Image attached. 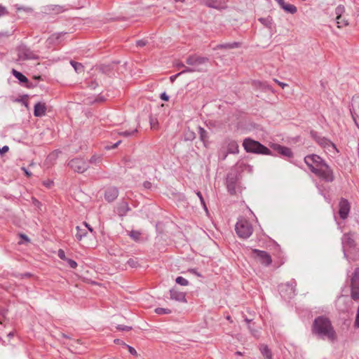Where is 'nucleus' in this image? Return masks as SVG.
I'll list each match as a JSON object with an SVG mask.
<instances>
[{
	"instance_id": "58",
	"label": "nucleus",
	"mask_w": 359,
	"mask_h": 359,
	"mask_svg": "<svg viewBox=\"0 0 359 359\" xmlns=\"http://www.w3.org/2000/svg\"><path fill=\"white\" fill-rule=\"evenodd\" d=\"M22 170L25 172V174L27 176V177H30L32 175L31 172H29L27 170V169H26L25 168H22Z\"/></svg>"
},
{
	"instance_id": "40",
	"label": "nucleus",
	"mask_w": 359,
	"mask_h": 359,
	"mask_svg": "<svg viewBox=\"0 0 359 359\" xmlns=\"http://www.w3.org/2000/svg\"><path fill=\"white\" fill-rule=\"evenodd\" d=\"M87 86L90 89H95L98 86V83L95 80H91L86 82Z\"/></svg>"
},
{
	"instance_id": "32",
	"label": "nucleus",
	"mask_w": 359,
	"mask_h": 359,
	"mask_svg": "<svg viewBox=\"0 0 359 359\" xmlns=\"http://www.w3.org/2000/svg\"><path fill=\"white\" fill-rule=\"evenodd\" d=\"M137 133V129L135 128V129H133V130H126L120 131L118 133V134L120 135H121V136L127 137L132 136V135H135Z\"/></svg>"
},
{
	"instance_id": "22",
	"label": "nucleus",
	"mask_w": 359,
	"mask_h": 359,
	"mask_svg": "<svg viewBox=\"0 0 359 359\" xmlns=\"http://www.w3.org/2000/svg\"><path fill=\"white\" fill-rule=\"evenodd\" d=\"M241 46V43L238 42H233V43H220L216 46L215 48V50L217 49H233L238 48Z\"/></svg>"
},
{
	"instance_id": "24",
	"label": "nucleus",
	"mask_w": 359,
	"mask_h": 359,
	"mask_svg": "<svg viewBox=\"0 0 359 359\" xmlns=\"http://www.w3.org/2000/svg\"><path fill=\"white\" fill-rule=\"evenodd\" d=\"M226 186L228 191L231 194L236 193V180L233 177H228L226 179Z\"/></svg>"
},
{
	"instance_id": "43",
	"label": "nucleus",
	"mask_w": 359,
	"mask_h": 359,
	"mask_svg": "<svg viewBox=\"0 0 359 359\" xmlns=\"http://www.w3.org/2000/svg\"><path fill=\"white\" fill-rule=\"evenodd\" d=\"M149 123L151 125V128L153 129H155L158 126V121L156 118H153L152 116H150L149 118Z\"/></svg>"
},
{
	"instance_id": "21",
	"label": "nucleus",
	"mask_w": 359,
	"mask_h": 359,
	"mask_svg": "<svg viewBox=\"0 0 359 359\" xmlns=\"http://www.w3.org/2000/svg\"><path fill=\"white\" fill-rule=\"evenodd\" d=\"M12 74L20 83L25 84L27 87H29L28 79L24 74L14 69L12 70Z\"/></svg>"
},
{
	"instance_id": "27",
	"label": "nucleus",
	"mask_w": 359,
	"mask_h": 359,
	"mask_svg": "<svg viewBox=\"0 0 359 359\" xmlns=\"http://www.w3.org/2000/svg\"><path fill=\"white\" fill-rule=\"evenodd\" d=\"M128 235L135 241L139 242L141 240L142 233L140 231L132 230Z\"/></svg>"
},
{
	"instance_id": "53",
	"label": "nucleus",
	"mask_w": 359,
	"mask_h": 359,
	"mask_svg": "<svg viewBox=\"0 0 359 359\" xmlns=\"http://www.w3.org/2000/svg\"><path fill=\"white\" fill-rule=\"evenodd\" d=\"M160 97L164 101H168L169 100V96L165 92L161 94Z\"/></svg>"
},
{
	"instance_id": "50",
	"label": "nucleus",
	"mask_w": 359,
	"mask_h": 359,
	"mask_svg": "<svg viewBox=\"0 0 359 359\" xmlns=\"http://www.w3.org/2000/svg\"><path fill=\"white\" fill-rule=\"evenodd\" d=\"M57 255L62 260H67V258H66L65 251L61 249L58 250Z\"/></svg>"
},
{
	"instance_id": "55",
	"label": "nucleus",
	"mask_w": 359,
	"mask_h": 359,
	"mask_svg": "<svg viewBox=\"0 0 359 359\" xmlns=\"http://www.w3.org/2000/svg\"><path fill=\"white\" fill-rule=\"evenodd\" d=\"M143 186L145 189H151V183L150 182L146 181L143 183Z\"/></svg>"
},
{
	"instance_id": "5",
	"label": "nucleus",
	"mask_w": 359,
	"mask_h": 359,
	"mask_svg": "<svg viewBox=\"0 0 359 359\" xmlns=\"http://www.w3.org/2000/svg\"><path fill=\"white\" fill-rule=\"evenodd\" d=\"M297 283L294 280L279 285V292L281 297L285 300L290 299L296 295Z\"/></svg>"
},
{
	"instance_id": "56",
	"label": "nucleus",
	"mask_w": 359,
	"mask_h": 359,
	"mask_svg": "<svg viewBox=\"0 0 359 359\" xmlns=\"http://www.w3.org/2000/svg\"><path fill=\"white\" fill-rule=\"evenodd\" d=\"M53 181L51 180H47V181H44L43 182V184L46 187H50L51 185L53 184Z\"/></svg>"
},
{
	"instance_id": "31",
	"label": "nucleus",
	"mask_w": 359,
	"mask_h": 359,
	"mask_svg": "<svg viewBox=\"0 0 359 359\" xmlns=\"http://www.w3.org/2000/svg\"><path fill=\"white\" fill-rule=\"evenodd\" d=\"M70 64L73 67L76 72L81 73L84 71V67L81 63L72 60L70 62Z\"/></svg>"
},
{
	"instance_id": "13",
	"label": "nucleus",
	"mask_w": 359,
	"mask_h": 359,
	"mask_svg": "<svg viewBox=\"0 0 359 359\" xmlns=\"http://www.w3.org/2000/svg\"><path fill=\"white\" fill-rule=\"evenodd\" d=\"M339 215L340 218L342 219H346L350 212V203L346 199L341 198L339 203Z\"/></svg>"
},
{
	"instance_id": "44",
	"label": "nucleus",
	"mask_w": 359,
	"mask_h": 359,
	"mask_svg": "<svg viewBox=\"0 0 359 359\" xmlns=\"http://www.w3.org/2000/svg\"><path fill=\"white\" fill-rule=\"evenodd\" d=\"M8 14V11H7L6 8L0 4V18Z\"/></svg>"
},
{
	"instance_id": "8",
	"label": "nucleus",
	"mask_w": 359,
	"mask_h": 359,
	"mask_svg": "<svg viewBox=\"0 0 359 359\" xmlns=\"http://www.w3.org/2000/svg\"><path fill=\"white\" fill-rule=\"evenodd\" d=\"M313 173L326 182H332L334 180L333 170L327 163L323 165Z\"/></svg>"
},
{
	"instance_id": "26",
	"label": "nucleus",
	"mask_w": 359,
	"mask_h": 359,
	"mask_svg": "<svg viewBox=\"0 0 359 359\" xmlns=\"http://www.w3.org/2000/svg\"><path fill=\"white\" fill-rule=\"evenodd\" d=\"M259 349L265 359H273L271 351L268 346L262 344Z\"/></svg>"
},
{
	"instance_id": "11",
	"label": "nucleus",
	"mask_w": 359,
	"mask_h": 359,
	"mask_svg": "<svg viewBox=\"0 0 359 359\" xmlns=\"http://www.w3.org/2000/svg\"><path fill=\"white\" fill-rule=\"evenodd\" d=\"M252 253L257 257L259 259V261L265 266H269L272 262V259L270 255L263 250H257V249H253Z\"/></svg>"
},
{
	"instance_id": "37",
	"label": "nucleus",
	"mask_w": 359,
	"mask_h": 359,
	"mask_svg": "<svg viewBox=\"0 0 359 359\" xmlns=\"http://www.w3.org/2000/svg\"><path fill=\"white\" fill-rule=\"evenodd\" d=\"M102 157L100 156L93 155L89 160V163L92 164H98L101 162Z\"/></svg>"
},
{
	"instance_id": "17",
	"label": "nucleus",
	"mask_w": 359,
	"mask_h": 359,
	"mask_svg": "<svg viewBox=\"0 0 359 359\" xmlns=\"http://www.w3.org/2000/svg\"><path fill=\"white\" fill-rule=\"evenodd\" d=\"M205 5L210 8L221 10L226 7L224 0H206Z\"/></svg>"
},
{
	"instance_id": "34",
	"label": "nucleus",
	"mask_w": 359,
	"mask_h": 359,
	"mask_svg": "<svg viewBox=\"0 0 359 359\" xmlns=\"http://www.w3.org/2000/svg\"><path fill=\"white\" fill-rule=\"evenodd\" d=\"M259 21L264 26L270 27L272 24V19L271 18H261Z\"/></svg>"
},
{
	"instance_id": "29",
	"label": "nucleus",
	"mask_w": 359,
	"mask_h": 359,
	"mask_svg": "<svg viewBox=\"0 0 359 359\" xmlns=\"http://www.w3.org/2000/svg\"><path fill=\"white\" fill-rule=\"evenodd\" d=\"M281 8H283L285 12L291 13V14L295 13L297 11L295 6H294L292 4H288L286 3L284 4V5L283 6V7Z\"/></svg>"
},
{
	"instance_id": "51",
	"label": "nucleus",
	"mask_w": 359,
	"mask_h": 359,
	"mask_svg": "<svg viewBox=\"0 0 359 359\" xmlns=\"http://www.w3.org/2000/svg\"><path fill=\"white\" fill-rule=\"evenodd\" d=\"M100 71L104 74H108L110 68L108 66L102 65L100 67Z\"/></svg>"
},
{
	"instance_id": "59",
	"label": "nucleus",
	"mask_w": 359,
	"mask_h": 359,
	"mask_svg": "<svg viewBox=\"0 0 359 359\" xmlns=\"http://www.w3.org/2000/svg\"><path fill=\"white\" fill-rule=\"evenodd\" d=\"M181 74L179 73H177V74L175 75H173L172 76H170V81L172 82L173 81H175L179 76H180Z\"/></svg>"
},
{
	"instance_id": "19",
	"label": "nucleus",
	"mask_w": 359,
	"mask_h": 359,
	"mask_svg": "<svg viewBox=\"0 0 359 359\" xmlns=\"http://www.w3.org/2000/svg\"><path fill=\"white\" fill-rule=\"evenodd\" d=\"M317 142L320 146H322L324 148L330 149V148L331 147L333 149L337 150L335 144L327 138L318 137Z\"/></svg>"
},
{
	"instance_id": "54",
	"label": "nucleus",
	"mask_w": 359,
	"mask_h": 359,
	"mask_svg": "<svg viewBox=\"0 0 359 359\" xmlns=\"http://www.w3.org/2000/svg\"><path fill=\"white\" fill-rule=\"evenodd\" d=\"M9 150V147L6 145L4 146L0 149V155L7 152Z\"/></svg>"
},
{
	"instance_id": "9",
	"label": "nucleus",
	"mask_w": 359,
	"mask_h": 359,
	"mask_svg": "<svg viewBox=\"0 0 359 359\" xmlns=\"http://www.w3.org/2000/svg\"><path fill=\"white\" fill-rule=\"evenodd\" d=\"M351 296L354 300L359 299V268H356L351 278Z\"/></svg>"
},
{
	"instance_id": "64",
	"label": "nucleus",
	"mask_w": 359,
	"mask_h": 359,
	"mask_svg": "<svg viewBox=\"0 0 359 359\" xmlns=\"http://www.w3.org/2000/svg\"><path fill=\"white\" fill-rule=\"evenodd\" d=\"M65 34L66 33H62V32L57 33V34H55L53 35V36H55L56 39H58L60 36L65 35Z\"/></svg>"
},
{
	"instance_id": "42",
	"label": "nucleus",
	"mask_w": 359,
	"mask_h": 359,
	"mask_svg": "<svg viewBox=\"0 0 359 359\" xmlns=\"http://www.w3.org/2000/svg\"><path fill=\"white\" fill-rule=\"evenodd\" d=\"M317 187L318 189V191L320 192V194L321 195H323L325 198V199L328 202L330 203V199L325 196V194H324V191L325 190V187L323 185H317Z\"/></svg>"
},
{
	"instance_id": "25",
	"label": "nucleus",
	"mask_w": 359,
	"mask_h": 359,
	"mask_svg": "<svg viewBox=\"0 0 359 359\" xmlns=\"http://www.w3.org/2000/svg\"><path fill=\"white\" fill-rule=\"evenodd\" d=\"M129 210L130 208L128 203L126 202H122L117 208V213L119 216L123 217L126 215Z\"/></svg>"
},
{
	"instance_id": "45",
	"label": "nucleus",
	"mask_w": 359,
	"mask_h": 359,
	"mask_svg": "<svg viewBox=\"0 0 359 359\" xmlns=\"http://www.w3.org/2000/svg\"><path fill=\"white\" fill-rule=\"evenodd\" d=\"M336 22H337V27L339 28H341L343 26L348 25V22L346 21V20H342L341 18L340 20H336Z\"/></svg>"
},
{
	"instance_id": "14",
	"label": "nucleus",
	"mask_w": 359,
	"mask_h": 359,
	"mask_svg": "<svg viewBox=\"0 0 359 359\" xmlns=\"http://www.w3.org/2000/svg\"><path fill=\"white\" fill-rule=\"evenodd\" d=\"M341 243L344 248V257H346V254L345 252L346 248H352L355 246L353 233H348L344 234L341 238Z\"/></svg>"
},
{
	"instance_id": "20",
	"label": "nucleus",
	"mask_w": 359,
	"mask_h": 359,
	"mask_svg": "<svg viewBox=\"0 0 359 359\" xmlns=\"http://www.w3.org/2000/svg\"><path fill=\"white\" fill-rule=\"evenodd\" d=\"M275 149L278 154H281L282 156H284L286 157L292 156V152L291 149L288 147L281 146V145H276Z\"/></svg>"
},
{
	"instance_id": "7",
	"label": "nucleus",
	"mask_w": 359,
	"mask_h": 359,
	"mask_svg": "<svg viewBox=\"0 0 359 359\" xmlns=\"http://www.w3.org/2000/svg\"><path fill=\"white\" fill-rule=\"evenodd\" d=\"M18 55L20 60H38L39 55L36 52L31 50L30 48L26 45L22 44L17 48Z\"/></svg>"
},
{
	"instance_id": "46",
	"label": "nucleus",
	"mask_w": 359,
	"mask_h": 359,
	"mask_svg": "<svg viewBox=\"0 0 359 359\" xmlns=\"http://www.w3.org/2000/svg\"><path fill=\"white\" fill-rule=\"evenodd\" d=\"M67 262L69 267L72 269H75L77 266V263L73 259H67Z\"/></svg>"
},
{
	"instance_id": "48",
	"label": "nucleus",
	"mask_w": 359,
	"mask_h": 359,
	"mask_svg": "<svg viewBox=\"0 0 359 359\" xmlns=\"http://www.w3.org/2000/svg\"><path fill=\"white\" fill-rule=\"evenodd\" d=\"M123 344L128 348V351L130 352V354H132L133 355H137V351H136V350L133 347H132V346H130L129 345H127L125 343H123Z\"/></svg>"
},
{
	"instance_id": "10",
	"label": "nucleus",
	"mask_w": 359,
	"mask_h": 359,
	"mask_svg": "<svg viewBox=\"0 0 359 359\" xmlns=\"http://www.w3.org/2000/svg\"><path fill=\"white\" fill-rule=\"evenodd\" d=\"M68 165L74 171L79 173H83L89 168L88 163L81 158H75L72 159Z\"/></svg>"
},
{
	"instance_id": "3",
	"label": "nucleus",
	"mask_w": 359,
	"mask_h": 359,
	"mask_svg": "<svg viewBox=\"0 0 359 359\" xmlns=\"http://www.w3.org/2000/svg\"><path fill=\"white\" fill-rule=\"evenodd\" d=\"M189 66H191L194 69H198L196 72H203L207 70L206 64L209 62V58L202 57L196 54L189 55L185 60Z\"/></svg>"
},
{
	"instance_id": "57",
	"label": "nucleus",
	"mask_w": 359,
	"mask_h": 359,
	"mask_svg": "<svg viewBox=\"0 0 359 359\" xmlns=\"http://www.w3.org/2000/svg\"><path fill=\"white\" fill-rule=\"evenodd\" d=\"M121 141H118L117 142H116L115 144H114L111 147H107L106 149H114L116 147H118V145L121 143Z\"/></svg>"
},
{
	"instance_id": "60",
	"label": "nucleus",
	"mask_w": 359,
	"mask_h": 359,
	"mask_svg": "<svg viewBox=\"0 0 359 359\" xmlns=\"http://www.w3.org/2000/svg\"><path fill=\"white\" fill-rule=\"evenodd\" d=\"M176 67L177 69L183 68L185 67V65L182 62H178L176 64Z\"/></svg>"
},
{
	"instance_id": "1",
	"label": "nucleus",
	"mask_w": 359,
	"mask_h": 359,
	"mask_svg": "<svg viewBox=\"0 0 359 359\" xmlns=\"http://www.w3.org/2000/svg\"><path fill=\"white\" fill-rule=\"evenodd\" d=\"M312 332L322 339H327L333 342L337 339L336 332L330 320L324 316H319L314 320Z\"/></svg>"
},
{
	"instance_id": "35",
	"label": "nucleus",
	"mask_w": 359,
	"mask_h": 359,
	"mask_svg": "<svg viewBox=\"0 0 359 359\" xmlns=\"http://www.w3.org/2000/svg\"><path fill=\"white\" fill-rule=\"evenodd\" d=\"M344 11V7L343 6H338L335 9V13L337 15L336 20H340L341 18V14Z\"/></svg>"
},
{
	"instance_id": "33",
	"label": "nucleus",
	"mask_w": 359,
	"mask_h": 359,
	"mask_svg": "<svg viewBox=\"0 0 359 359\" xmlns=\"http://www.w3.org/2000/svg\"><path fill=\"white\" fill-rule=\"evenodd\" d=\"M155 313L158 315H164V314H170L172 313V311L169 309L159 307V308H156L155 309Z\"/></svg>"
},
{
	"instance_id": "16",
	"label": "nucleus",
	"mask_w": 359,
	"mask_h": 359,
	"mask_svg": "<svg viewBox=\"0 0 359 359\" xmlns=\"http://www.w3.org/2000/svg\"><path fill=\"white\" fill-rule=\"evenodd\" d=\"M118 196V190L114 187H109L104 193V198L108 202L114 201Z\"/></svg>"
},
{
	"instance_id": "39",
	"label": "nucleus",
	"mask_w": 359,
	"mask_h": 359,
	"mask_svg": "<svg viewBox=\"0 0 359 359\" xmlns=\"http://www.w3.org/2000/svg\"><path fill=\"white\" fill-rule=\"evenodd\" d=\"M196 70H198V69H194L191 67V66L187 67L185 66L184 69L180 72V74L182 75L185 73H192V72H196Z\"/></svg>"
},
{
	"instance_id": "41",
	"label": "nucleus",
	"mask_w": 359,
	"mask_h": 359,
	"mask_svg": "<svg viewBox=\"0 0 359 359\" xmlns=\"http://www.w3.org/2000/svg\"><path fill=\"white\" fill-rule=\"evenodd\" d=\"M196 194L197 196L198 197V198H199V200L201 201V203L203 205V208L207 211L208 208L206 207V205H205L204 198H203V197L202 196V194L200 191H196Z\"/></svg>"
},
{
	"instance_id": "36",
	"label": "nucleus",
	"mask_w": 359,
	"mask_h": 359,
	"mask_svg": "<svg viewBox=\"0 0 359 359\" xmlns=\"http://www.w3.org/2000/svg\"><path fill=\"white\" fill-rule=\"evenodd\" d=\"M175 282L177 284L182 285V286H186V285H189V281L186 278H184L182 276L177 277L175 279Z\"/></svg>"
},
{
	"instance_id": "15",
	"label": "nucleus",
	"mask_w": 359,
	"mask_h": 359,
	"mask_svg": "<svg viewBox=\"0 0 359 359\" xmlns=\"http://www.w3.org/2000/svg\"><path fill=\"white\" fill-rule=\"evenodd\" d=\"M170 299L179 302L187 303L186 294L176 289L170 290Z\"/></svg>"
},
{
	"instance_id": "4",
	"label": "nucleus",
	"mask_w": 359,
	"mask_h": 359,
	"mask_svg": "<svg viewBox=\"0 0 359 359\" xmlns=\"http://www.w3.org/2000/svg\"><path fill=\"white\" fill-rule=\"evenodd\" d=\"M236 232L240 238H249L252 232L253 228L251 224L245 219L239 220L235 227Z\"/></svg>"
},
{
	"instance_id": "2",
	"label": "nucleus",
	"mask_w": 359,
	"mask_h": 359,
	"mask_svg": "<svg viewBox=\"0 0 359 359\" xmlns=\"http://www.w3.org/2000/svg\"><path fill=\"white\" fill-rule=\"evenodd\" d=\"M243 147L248 153H255L270 155L271 151L269 149L262 144L257 141L251 138H245L243 142Z\"/></svg>"
},
{
	"instance_id": "6",
	"label": "nucleus",
	"mask_w": 359,
	"mask_h": 359,
	"mask_svg": "<svg viewBox=\"0 0 359 359\" xmlns=\"http://www.w3.org/2000/svg\"><path fill=\"white\" fill-rule=\"evenodd\" d=\"M304 162L313 173L323 165L326 163L320 156L316 154L308 155L304 157Z\"/></svg>"
},
{
	"instance_id": "12",
	"label": "nucleus",
	"mask_w": 359,
	"mask_h": 359,
	"mask_svg": "<svg viewBox=\"0 0 359 359\" xmlns=\"http://www.w3.org/2000/svg\"><path fill=\"white\" fill-rule=\"evenodd\" d=\"M350 109L355 124L359 128V96L353 97Z\"/></svg>"
},
{
	"instance_id": "47",
	"label": "nucleus",
	"mask_w": 359,
	"mask_h": 359,
	"mask_svg": "<svg viewBox=\"0 0 359 359\" xmlns=\"http://www.w3.org/2000/svg\"><path fill=\"white\" fill-rule=\"evenodd\" d=\"M117 330H121V331H129L132 329L131 327H129V326H126V325H118L117 327H116Z\"/></svg>"
},
{
	"instance_id": "38",
	"label": "nucleus",
	"mask_w": 359,
	"mask_h": 359,
	"mask_svg": "<svg viewBox=\"0 0 359 359\" xmlns=\"http://www.w3.org/2000/svg\"><path fill=\"white\" fill-rule=\"evenodd\" d=\"M127 264L132 268H136L138 266V261L137 258H130L127 261Z\"/></svg>"
},
{
	"instance_id": "52",
	"label": "nucleus",
	"mask_w": 359,
	"mask_h": 359,
	"mask_svg": "<svg viewBox=\"0 0 359 359\" xmlns=\"http://www.w3.org/2000/svg\"><path fill=\"white\" fill-rule=\"evenodd\" d=\"M147 43V41L144 39L138 40L136 41L137 46H140V47H143V46H146Z\"/></svg>"
},
{
	"instance_id": "28",
	"label": "nucleus",
	"mask_w": 359,
	"mask_h": 359,
	"mask_svg": "<svg viewBox=\"0 0 359 359\" xmlns=\"http://www.w3.org/2000/svg\"><path fill=\"white\" fill-rule=\"evenodd\" d=\"M76 233L75 234V237L78 241H81L83 237L86 236V230L85 229H82L80 226H77L76 227Z\"/></svg>"
},
{
	"instance_id": "62",
	"label": "nucleus",
	"mask_w": 359,
	"mask_h": 359,
	"mask_svg": "<svg viewBox=\"0 0 359 359\" xmlns=\"http://www.w3.org/2000/svg\"><path fill=\"white\" fill-rule=\"evenodd\" d=\"M278 5L282 8L284 4L285 3L284 0H276Z\"/></svg>"
},
{
	"instance_id": "18",
	"label": "nucleus",
	"mask_w": 359,
	"mask_h": 359,
	"mask_svg": "<svg viewBox=\"0 0 359 359\" xmlns=\"http://www.w3.org/2000/svg\"><path fill=\"white\" fill-rule=\"evenodd\" d=\"M46 105L43 102H37L34 107V115L36 117H41L46 114Z\"/></svg>"
},
{
	"instance_id": "23",
	"label": "nucleus",
	"mask_w": 359,
	"mask_h": 359,
	"mask_svg": "<svg viewBox=\"0 0 359 359\" xmlns=\"http://www.w3.org/2000/svg\"><path fill=\"white\" fill-rule=\"evenodd\" d=\"M227 151L229 154H238L239 152L238 144L235 140H231L227 144Z\"/></svg>"
},
{
	"instance_id": "49",
	"label": "nucleus",
	"mask_w": 359,
	"mask_h": 359,
	"mask_svg": "<svg viewBox=\"0 0 359 359\" xmlns=\"http://www.w3.org/2000/svg\"><path fill=\"white\" fill-rule=\"evenodd\" d=\"M354 327L355 328H359V306L357 310L356 317L354 322Z\"/></svg>"
},
{
	"instance_id": "61",
	"label": "nucleus",
	"mask_w": 359,
	"mask_h": 359,
	"mask_svg": "<svg viewBox=\"0 0 359 359\" xmlns=\"http://www.w3.org/2000/svg\"><path fill=\"white\" fill-rule=\"evenodd\" d=\"M83 224L85 226V227L88 228V229L90 231V232H93V229L90 226V225L86 223V222H83Z\"/></svg>"
},
{
	"instance_id": "63",
	"label": "nucleus",
	"mask_w": 359,
	"mask_h": 359,
	"mask_svg": "<svg viewBox=\"0 0 359 359\" xmlns=\"http://www.w3.org/2000/svg\"><path fill=\"white\" fill-rule=\"evenodd\" d=\"M104 100V97L103 96L99 95L96 99V102H103Z\"/></svg>"
},
{
	"instance_id": "30",
	"label": "nucleus",
	"mask_w": 359,
	"mask_h": 359,
	"mask_svg": "<svg viewBox=\"0 0 359 359\" xmlns=\"http://www.w3.org/2000/svg\"><path fill=\"white\" fill-rule=\"evenodd\" d=\"M198 133L200 135V139L202 142H205L208 139V132L202 127L199 126L198 128Z\"/></svg>"
}]
</instances>
